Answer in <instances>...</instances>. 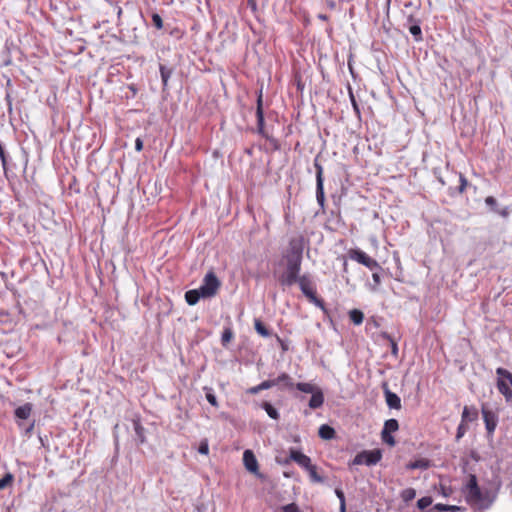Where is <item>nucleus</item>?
Returning a JSON list of instances; mask_svg holds the SVG:
<instances>
[{
  "instance_id": "nucleus-1",
  "label": "nucleus",
  "mask_w": 512,
  "mask_h": 512,
  "mask_svg": "<svg viewBox=\"0 0 512 512\" xmlns=\"http://www.w3.org/2000/svg\"><path fill=\"white\" fill-rule=\"evenodd\" d=\"M304 246V237L299 235L290 238L287 248L283 251L279 265L285 263L286 268L282 273L274 272V276L282 287L292 286L296 274L300 273Z\"/></svg>"
},
{
  "instance_id": "nucleus-2",
  "label": "nucleus",
  "mask_w": 512,
  "mask_h": 512,
  "mask_svg": "<svg viewBox=\"0 0 512 512\" xmlns=\"http://www.w3.org/2000/svg\"><path fill=\"white\" fill-rule=\"evenodd\" d=\"M466 503L478 510L488 509L494 501V497L489 490H482L474 474L469 476V480L463 488Z\"/></svg>"
},
{
  "instance_id": "nucleus-3",
  "label": "nucleus",
  "mask_w": 512,
  "mask_h": 512,
  "mask_svg": "<svg viewBox=\"0 0 512 512\" xmlns=\"http://www.w3.org/2000/svg\"><path fill=\"white\" fill-rule=\"evenodd\" d=\"M295 283H298L300 290L310 302L314 303L318 307H324L323 300L317 297V293L313 286V282L308 275H300V273L296 274L295 280L292 282V285H294Z\"/></svg>"
},
{
  "instance_id": "nucleus-4",
  "label": "nucleus",
  "mask_w": 512,
  "mask_h": 512,
  "mask_svg": "<svg viewBox=\"0 0 512 512\" xmlns=\"http://www.w3.org/2000/svg\"><path fill=\"white\" fill-rule=\"evenodd\" d=\"M496 387L506 402L512 401V373L505 368L496 369Z\"/></svg>"
},
{
  "instance_id": "nucleus-5",
  "label": "nucleus",
  "mask_w": 512,
  "mask_h": 512,
  "mask_svg": "<svg viewBox=\"0 0 512 512\" xmlns=\"http://www.w3.org/2000/svg\"><path fill=\"white\" fill-rule=\"evenodd\" d=\"M221 286V282L214 273L210 270L203 278V282L199 287L202 292V298H211L215 296Z\"/></svg>"
},
{
  "instance_id": "nucleus-6",
  "label": "nucleus",
  "mask_w": 512,
  "mask_h": 512,
  "mask_svg": "<svg viewBox=\"0 0 512 512\" xmlns=\"http://www.w3.org/2000/svg\"><path fill=\"white\" fill-rule=\"evenodd\" d=\"M382 459V452L380 449L364 450L359 452L352 460L353 465H376Z\"/></svg>"
},
{
  "instance_id": "nucleus-7",
  "label": "nucleus",
  "mask_w": 512,
  "mask_h": 512,
  "mask_svg": "<svg viewBox=\"0 0 512 512\" xmlns=\"http://www.w3.org/2000/svg\"><path fill=\"white\" fill-rule=\"evenodd\" d=\"M348 256L351 260H354L359 264H362L363 266L369 268L370 270H381V266L379 265V263L360 249H350L348 251Z\"/></svg>"
},
{
  "instance_id": "nucleus-8",
  "label": "nucleus",
  "mask_w": 512,
  "mask_h": 512,
  "mask_svg": "<svg viewBox=\"0 0 512 512\" xmlns=\"http://www.w3.org/2000/svg\"><path fill=\"white\" fill-rule=\"evenodd\" d=\"M482 417L485 424V429L488 436H493L496 427L498 425V414L496 411L487 407V405L483 404L481 407Z\"/></svg>"
},
{
  "instance_id": "nucleus-9",
  "label": "nucleus",
  "mask_w": 512,
  "mask_h": 512,
  "mask_svg": "<svg viewBox=\"0 0 512 512\" xmlns=\"http://www.w3.org/2000/svg\"><path fill=\"white\" fill-rule=\"evenodd\" d=\"M399 429V423L396 419H389L385 421L383 430L381 432L382 441L389 446H394L396 441L391 435Z\"/></svg>"
},
{
  "instance_id": "nucleus-10",
  "label": "nucleus",
  "mask_w": 512,
  "mask_h": 512,
  "mask_svg": "<svg viewBox=\"0 0 512 512\" xmlns=\"http://www.w3.org/2000/svg\"><path fill=\"white\" fill-rule=\"evenodd\" d=\"M256 118H257V131L260 135L268 139V135L265 132V119L263 111V94L262 88L258 92L257 105H256Z\"/></svg>"
},
{
  "instance_id": "nucleus-11",
  "label": "nucleus",
  "mask_w": 512,
  "mask_h": 512,
  "mask_svg": "<svg viewBox=\"0 0 512 512\" xmlns=\"http://www.w3.org/2000/svg\"><path fill=\"white\" fill-rule=\"evenodd\" d=\"M316 168V198L318 203L323 206L325 201L324 187H323V168L320 164L315 162Z\"/></svg>"
},
{
  "instance_id": "nucleus-12",
  "label": "nucleus",
  "mask_w": 512,
  "mask_h": 512,
  "mask_svg": "<svg viewBox=\"0 0 512 512\" xmlns=\"http://www.w3.org/2000/svg\"><path fill=\"white\" fill-rule=\"evenodd\" d=\"M243 462L245 468L251 473L258 472V462L251 450H245L243 453Z\"/></svg>"
},
{
  "instance_id": "nucleus-13",
  "label": "nucleus",
  "mask_w": 512,
  "mask_h": 512,
  "mask_svg": "<svg viewBox=\"0 0 512 512\" xmlns=\"http://www.w3.org/2000/svg\"><path fill=\"white\" fill-rule=\"evenodd\" d=\"M290 459L295 461L299 466H301L304 469H307L312 463L310 457L303 454L302 452L290 449L289 453Z\"/></svg>"
},
{
  "instance_id": "nucleus-14",
  "label": "nucleus",
  "mask_w": 512,
  "mask_h": 512,
  "mask_svg": "<svg viewBox=\"0 0 512 512\" xmlns=\"http://www.w3.org/2000/svg\"><path fill=\"white\" fill-rule=\"evenodd\" d=\"M385 399L387 405L392 409H400L401 408V399L400 397L391 392L386 386H385Z\"/></svg>"
},
{
  "instance_id": "nucleus-15",
  "label": "nucleus",
  "mask_w": 512,
  "mask_h": 512,
  "mask_svg": "<svg viewBox=\"0 0 512 512\" xmlns=\"http://www.w3.org/2000/svg\"><path fill=\"white\" fill-rule=\"evenodd\" d=\"M478 419V410L474 406H465L462 412L461 421L464 423L474 422Z\"/></svg>"
},
{
  "instance_id": "nucleus-16",
  "label": "nucleus",
  "mask_w": 512,
  "mask_h": 512,
  "mask_svg": "<svg viewBox=\"0 0 512 512\" xmlns=\"http://www.w3.org/2000/svg\"><path fill=\"white\" fill-rule=\"evenodd\" d=\"M324 403V395L322 390L319 388L315 392L312 393V396L309 400V407L311 409H317L321 407Z\"/></svg>"
},
{
  "instance_id": "nucleus-17",
  "label": "nucleus",
  "mask_w": 512,
  "mask_h": 512,
  "mask_svg": "<svg viewBox=\"0 0 512 512\" xmlns=\"http://www.w3.org/2000/svg\"><path fill=\"white\" fill-rule=\"evenodd\" d=\"M431 467V461L426 458H420L415 461H411L406 465L408 470L421 469L426 470Z\"/></svg>"
},
{
  "instance_id": "nucleus-18",
  "label": "nucleus",
  "mask_w": 512,
  "mask_h": 512,
  "mask_svg": "<svg viewBox=\"0 0 512 512\" xmlns=\"http://www.w3.org/2000/svg\"><path fill=\"white\" fill-rule=\"evenodd\" d=\"M318 435L323 440H331L335 437V429L327 424H323L319 427Z\"/></svg>"
},
{
  "instance_id": "nucleus-19",
  "label": "nucleus",
  "mask_w": 512,
  "mask_h": 512,
  "mask_svg": "<svg viewBox=\"0 0 512 512\" xmlns=\"http://www.w3.org/2000/svg\"><path fill=\"white\" fill-rule=\"evenodd\" d=\"M201 297H202V292H201L200 288L192 289L185 293V300L191 306L197 304Z\"/></svg>"
},
{
  "instance_id": "nucleus-20",
  "label": "nucleus",
  "mask_w": 512,
  "mask_h": 512,
  "mask_svg": "<svg viewBox=\"0 0 512 512\" xmlns=\"http://www.w3.org/2000/svg\"><path fill=\"white\" fill-rule=\"evenodd\" d=\"M135 434L138 437L139 443L143 444L146 441L145 438V428L142 426L140 418H134L132 420Z\"/></svg>"
},
{
  "instance_id": "nucleus-21",
  "label": "nucleus",
  "mask_w": 512,
  "mask_h": 512,
  "mask_svg": "<svg viewBox=\"0 0 512 512\" xmlns=\"http://www.w3.org/2000/svg\"><path fill=\"white\" fill-rule=\"evenodd\" d=\"M32 412V404L31 403H25L22 406H19L15 410V416L19 419H27L30 417Z\"/></svg>"
},
{
  "instance_id": "nucleus-22",
  "label": "nucleus",
  "mask_w": 512,
  "mask_h": 512,
  "mask_svg": "<svg viewBox=\"0 0 512 512\" xmlns=\"http://www.w3.org/2000/svg\"><path fill=\"white\" fill-rule=\"evenodd\" d=\"M434 509L439 512L450 511V512H464L466 510L465 507L456 506V505H446L438 503L434 506Z\"/></svg>"
},
{
  "instance_id": "nucleus-23",
  "label": "nucleus",
  "mask_w": 512,
  "mask_h": 512,
  "mask_svg": "<svg viewBox=\"0 0 512 512\" xmlns=\"http://www.w3.org/2000/svg\"><path fill=\"white\" fill-rule=\"evenodd\" d=\"M349 318L355 325H360L363 322L364 314L358 309H353L349 312Z\"/></svg>"
},
{
  "instance_id": "nucleus-24",
  "label": "nucleus",
  "mask_w": 512,
  "mask_h": 512,
  "mask_svg": "<svg viewBox=\"0 0 512 512\" xmlns=\"http://www.w3.org/2000/svg\"><path fill=\"white\" fill-rule=\"evenodd\" d=\"M306 470L313 482L322 483L324 481L323 477L318 474L316 465L311 464Z\"/></svg>"
},
{
  "instance_id": "nucleus-25",
  "label": "nucleus",
  "mask_w": 512,
  "mask_h": 512,
  "mask_svg": "<svg viewBox=\"0 0 512 512\" xmlns=\"http://www.w3.org/2000/svg\"><path fill=\"white\" fill-rule=\"evenodd\" d=\"M296 388L301 391V392H304V393H313L315 392L317 389H319V387L311 384V383H304V382H299L296 384Z\"/></svg>"
},
{
  "instance_id": "nucleus-26",
  "label": "nucleus",
  "mask_w": 512,
  "mask_h": 512,
  "mask_svg": "<svg viewBox=\"0 0 512 512\" xmlns=\"http://www.w3.org/2000/svg\"><path fill=\"white\" fill-rule=\"evenodd\" d=\"M261 406L269 415V417L275 420L279 419L278 411L269 402L264 401Z\"/></svg>"
},
{
  "instance_id": "nucleus-27",
  "label": "nucleus",
  "mask_w": 512,
  "mask_h": 512,
  "mask_svg": "<svg viewBox=\"0 0 512 512\" xmlns=\"http://www.w3.org/2000/svg\"><path fill=\"white\" fill-rule=\"evenodd\" d=\"M274 382L276 385L283 383L287 387H293L292 378L287 373L280 374L277 378L274 379Z\"/></svg>"
},
{
  "instance_id": "nucleus-28",
  "label": "nucleus",
  "mask_w": 512,
  "mask_h": 512,
  "mask_svg": "<svg viewBox=\"0 0 512 512\" xmlns=\"http://www.w3.org/2000/svg\"><path fill=\"white\" fill-rule=\"evenodd\" d=\"M409 31L414 36V39L416 42L423 40L422 30H421L419 23L411 25L409 27Z\"/></svg>"
},
{
  "instance_id": "nucleus-29",
  "label": "nucleus",
  "mask_w": 512,
  "mask_h": 512,
  "mask_svg": "<svg viewBox=\"0 0 512 512\" xmlns=\"http://www.w3.org/2000/svg\"><path fill=\"white\" fill-rule=\"evenodd\" d=\"M254 327H255V330L257 331L258 334H260L261 336L263 337H268L270 336V332L269 330L267 329V327L262 323V321L256 319L255 322H254Z\"/></svg>"
},
{
  "instance_id": "nucleus-30",
  "label": "nucleus",
  "mask_w": 512,
  "mask_h": 512,
  "mask_svg": "<svg viewBox=\"0 0 512 512\" xmlns=\"http://www.w3.org/2000/svg\"><path fill=\"white\" fill-rule=\"evenodd\" d=\"M400 496L404 502H410L415 498L416 491L414 488H406L402 490Z\"/></svg>"
},
{
  "instance_id": "nucleus-31",
  "label": "nucleus",
  "mask_w": 512,
  "mask_h": 512,
  "mask_svg": "<svg viewBox=\"0 0 512 512\" xmlns=\"http://www.w3.org/2000/svg\"><path fill=\"white\" fill-rule=\"evenodd\" d=\"M383 338L387 339L390 342L391 353L394 356H397L398 355V345H397L396 341L387 333L383 334Z\"/></svg>"
},
{
  "instance_id": "nucleus-32",
  "label": "nucleus",
  "mask_w": 512,
  "mask_h": 512,
  "mask_svg": "<svg viewBox=\"0 0 512 512\" xmlns=\"http://www.w3.org/2000/svg\"><path fill=\"white\" fill-rule=\"evenodd\" d=\"M432 504V498L431 497H422L417 501V507L420 510H424L427 507H429Z\"/></svg>"
},
{
  "instance_id": "nucleus-33",
  "label": "nucleus",
  "mask_w": 512,
  "mask_h": 512,
  "mask_svg": "<svg viewBox=\"0 0 512 512\" xmlns=\"http://www.w3.org/2000/svg\"><path fill=\"white\" fill-rule=\"evenodd\" d=\"M12 482L13 475L10 473L5 474V476L0 479V490L5 489L7 486L11 485Z\"/></svg>"
},
{
  "instance_id": "nucleus-34",
  "label": "nucleus",
  "mask_w": 512,
  "mask_h": 512,
  "mask_svg": "<svg viewBox=\"0 0 512 512\" xmlns=\"http://www.w3.org/2000/svg\"><path fill=\"white\" fill-rule=\"evenodd\" d=\"M459 181H460V185L457 188V192L459 194H462V193L465 192V190H466V188L468 186V181H467V179L465 178V176L462 173L459 174Z\"/></svg>"
},
{
  "instance_id": "nucleus-35",
  "label": "nucleus",
  "mask_w": 512,
  "mask_h": 512,
  "mask_svg": "<svg viewBox=\"0 0 512 512\" xmlns=\"http://www.w3.org/2000/svg\"><path fill=\"white\" fill-rule=\"evenodd\" d=\"M152 22H153V25L157 28V29H162L163 28V20L161 18V16L157 13H153L152 14Z\"/></svg>"
},
{
  "instance_id": "nucleus-36",
  "label": "nucleus",
  "mask_w": 512,
  "mask_h": 512,
  "mask_svg": "<svg viewBox=\"0 0 512 512\" xmlns=\"http://www.w3.org/2000/svg\"><path fill=\"white\" fill-rule=\"evenodd\" d=\"M160 73L163 85L166 86L171 72L167 70L165 66H160Z\"/></svg>"
},
{
  "instance_id": "nucleus-37",
  "label": "nucleus",
  "mask_w": 512,
  "mask_h": 512,
  "mask_svg": "<svg viewBox=\"0 0 512 512\" xmlns=\"http://www.w3.org/2000/svg\"><path fill=\"white\" fill-rule=\"evenodd\" d=\"M283 512H300L297 504L290 503L282 507Z\"/></svg>"
},
{
  "instance_id": "nucleus-38",
  "label": "nucleus",
  "mask_w": 512,
  "mask_h": 512,
  "mask_svg": "<svg viewBox=\"0 0 512 512\" xmlns=\"http://www.w3.org/2000/svg\"><path fill=\"white\" fill-rule=\"evenodd\" d=\"M372 279H373V286H372V290H377L378 286L380 285L381 283V277H380V274L378 272H374L372 274Z\"/></svg>"
},
{
  "instance_id": "nucleus-39",
  "label": "nucleus",
  "mask_w": 512,
  "mask_h": 512,
  "mask_svg": "<svg viewBox=\"0 0 512 512\" xmlns=\"http://www.w3.org/2000/svg\"><path fill=\"white\" fill-rule=\"evenodd\" d=\"M273 386H276V384L274 382V379H272V380H265V381L260 383L261 391L262 390H266V389H270Z\"/></svg>"
},
{
  "instance_id": "nucleus-40",
  "label": "nucleus",
  "mask_w": 512,
  "mask_h": 512,
  "mask_svg": "<svg viewBox=\"0 0 512 512\" xmlns=\"http://www.w3.org/2000/svg\"><path fill=\"white\" fill-rule=\"evenodd\" d=\"M466 430H467V427H466V423L462 422L459 424L458 428H457V439L463 437V435L466 433Z\"/></svg>"
},
{
  "instance_id": "nucleus-41",
  "label": "nucleus",
  "mask_w": 512,
  "mask_h": 512,
  "mask_svg": "<svg viewBox=\"0 0 512 512\" xmlns=\"http://www.w3.org/2000/svg\"><path fill=\"white\" fill-rule=\"evenodd\" d=\"M440 493L444 497H448L452 494V488L445 485H440Z\"/></svg>"
},
{
  "instance_id": "nucleus-42",
  "label": "nucleus",
  "mask_w": 512,
  "mask_h": 512,
  "mask_svg": "<svg viewBox=\"0 0 512 512\" xmlns=\"http://www.w3.org/2000/svg\"><path fill=\"white\" fill-rule=\"evenodd\" d=\"M232 335L233 334H232L231 330H229V329L225 330L222 334V342L223 343L229 342L232 338Z\"/></svg>"
},
{
  "instance_id": "nucleus-43",
  "label": "nucleus",
  "mask_w": 512,
  "mask_h": 512,
  "mask_svg": "<svg viewBox=\"0 0 512 512\" xmlns=\"http://www.w3.org/2000/svg\"><path fill=\"white\" fill-rule=\"evenodd\" d=\"M206 399L212 406H218V402L215 395L208 393L206 394Z\"/></svg>"
},
{
  "instance_id": "nucleus-44",
  "label": "nucleus",
  "mask_w": 512,
  "mask_h": 512,
  "mask_svg": "<svg viewBox=\"0 0 512 512\" xmlns=\"http://www.w3.org/2000/svg\"><path fill=\"white\" fill-rule=\"evenodd\" d=\"M198 451L201 454H208V452H209L208 444L206 442L201 443Z\"/></svg>"
},
{
  "instance_id": "nucleus-45",
  "label": "nucleus",
  "mask_w": 512,
  "mask_h": 512,
  "mask_svg": "<svg viewBox=\"0 0 512 512\" xmlns=\"http://www.w3.org/2000/svg\"><path fill=\"white\" fill-rule=\"evenodd\" d=\"M335 494H336V496L338 497V499H339L340 503H342V502H346V501H345V495H344V492H343L341 489L336 488V489H335Z\"/></svg>"
},
{
  "instance_id": "nucleus-46",
  "label": "nucleus",
  "mask_w": 512,
  "mask_h": 512,
  "mask_svg": "<svg viewBox=\"0 0 512 512\" xmlns=\"http://www.w3.org/2000/svg\"><path fill=\"white\" fill-rule=\"evenodd\" d=\"M261 391L260 384L257 386H253L247 390L248 394L255 395Z\"/></svg>"
},
{
  "instance_id": "nucleus-47",
  "label": "nucleus",
  "mask_w": 512,
  "mask_h": 512,
  "mask_svg": "<svg viewBox=\"0 0 512 512\" xmlns=\"http://www.w3.org/2000/svg\"><path fill=\"white\" fill-rule=\"evenodd\" d=\"M135 149H136V151H138V152L142 151V149H143V141H142V139H141V138H137V139L135 140Z\"/></svg>"
},
{
  "instance_id": "nucleus-48",
  "label": "nucleus",
  "mask_w": 512,
  "mask_h": 512,
  "mask_svg": "<svg viewBox=\"0 0 512 512\" xmlns=\"http://www.w3.org/2000/svg\"><path fill=\"white\" fill-rule=\"evenodd\" d=\"M485 203L489 206H495L496 205V199L493 196H488L485 199Z\"/></svg>"
},
{
  "instance_id": "nucleus-49",
  "label": "nucleus",
  "mask_w": 512,
  "mask_h": 512,
  "mask_svg": "<svg viewBox=\"0 0 512 512\" xmlns=\"http://www.w3.org/2000/svg\"><path fill=\"white\" fill-rule=\"evenodd\" d=\"M407 21H408L409 23H411L412 25H413V24H416V23H419V20H417L413 15H409V16L407 17Z\"/></svg>"
},
{
  "instance_id": "nucleus-50",
  "label": "nucleus",
  "mask_w": 512,
  "mask_h": 512,
  "mask_svg": "<svg viewBox=\"0 0 512 512\" xmlns=\"http://www.w3.org/2000/svg\"><path fill=\"white\" fill-rule=\"evenodd\" d=\"M351 101H352V105H353V108L354 110L359 113V108H358V105H357V102L355 101L353 95H351Z\"/></svg>"
},
{
  "instance_id": "nucleus-51",
  "label": "nucleus",
  "mask_w": 512,
  "mask_h": 512,
  "mask_svg": "<svg viewBox=\"0 0 512 512\" xmlns=\"http://www.w3.org/2000/svg\"><path fill=\"white\" fill-rule=\"evenodd\" d=\"M248 5H249L253 10H256V8H257L256 0H248Z\"/></svg>"
},
{
  "instance_id": "nucleus-52",
  "label": "nucleus",
  "mask_w": 512,
  "mask_h": 512,
  "mask_svg": "<svg viewBox=\"0 0 512 512\" xmlns=\"http://www.w3.org/2000/svg\"><path fill=\"white\" fill-rule=\"evenodd\" d=\"M340 512H347L346 511V502L340 503Z\"/></svg>"
},
{
  "instance_id": "nucleus-53",
  "label": "nucleus",
  "mask_w": 512,
  "mask_h": 512,
  "mask_svg": "<svg viewBox=\"0 0 512 512\" xmlns=\"http://www.w3.org/2000/svg\"><path fill=\"white\" fill-rule=\"evenodd\" d=\"M318 18H319V19H321V20H323V21L328 20V16H327V15H325V14H319V15H318Z\"/></svg>"
},
{
  "instance_id": "nucleus-54",
  "label": "nucleus",
  "mask_w": 512,
  "mask_h": 512,
  "mask_svg": "<svg viewBox=\"0 0 512 512\" xmlns=\"http://www.w3.org/2000/svg\"><path fill=\"white\" fill-rule=\"evenodd\" d=\"M32 428H33V424H32V425H30V428H29V429H27V431L29 432Z\"/></svg>"
}]
</instances>
